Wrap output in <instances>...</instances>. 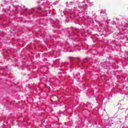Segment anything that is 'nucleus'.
I'll list each match as a JSON object with an SVG mask.
<instances>
[{
  "mask_svg": "<svg viewBox=\"0 0 128 128\" xmlns=\"http://www.w3.org/2000/svg\"><path fill=\"white\" fill-rule=\"evenodd\" d=\"M114 118L111 119L109 122V126H111L112 128H114Z\"/></svg>",
  "mask_w": 128,
  "mask_h": 128,
  "instance_id": "nucleus-1",
  "label": "nucleus"
}]
</instances>
